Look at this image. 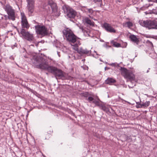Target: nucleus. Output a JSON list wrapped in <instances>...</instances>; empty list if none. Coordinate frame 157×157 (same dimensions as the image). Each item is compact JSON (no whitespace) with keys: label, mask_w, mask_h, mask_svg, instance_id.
Here are the masks:
<instances>
[{"label":"nucleus","mask_w":157,"mask_h":157,"mask_svg":"<svg viewBox=\"0 0 157 157\" xmlns=\"http://www.w3.org/2000/svg\"><path fill=\"white\" fill-rule=\"evenodd\" d=\"M32 63L36 68L47 70L54 75L57 78L66 79L65 74L62 71L55 67L50 66L46 58L40 56H34L31 59Z\"/></svg>","instance_id":"obj_1"},{"label":"nucleus","mask_w":157,"mask_h":157,"mask_svg":"<svg viewBox=\"0 0 157 157\" xmlns=\"http://www.w3.org/2000/svg\"><path fill=\"white\" fill-rule=\"evenodd\" d=\"M63 35L65 36L67 40L71 43V45L73 46V49H77V46L80 45L78 38L68 28H66L63 30Z\"/></svg>","instance_id":"obj_2"},{"label":"nucleus","mask_w":157,"mask_h":157,"mask_svg":"<svg viewBox=\"0 0 157 157\" xmlns=\"http://www.w3.org/2000/svg\"><path fill=\"white\" fill-rule=\"evenodd\" d=\"M121 74L125 78L130 81V84L128 85L129 88H132L136 86V83L134 82V84H132V81L134 80L135 76L132 72L128 70L124 67H121Z\"/></svg>","instance_id":"obj_3"},{"label":"nucleus","mask_w":157,"mask_h":157,"mask_svg":"<svg viewBox=\"0 0 157 157\" xmlns=\"http://www.w3.org/2000/svg\"><path fill=\"white\" fill-rule=\"evenodd\" d=\"M62 9L67 17L69 18L71 21H73V20L77 15L76 11L71 7L66 5L62 6Z\"/></svg>","instance_id":"obj_4"},{"label":"nucleus","mask_w":157,"mask_h":157,"mask_svg":"<svg viewBox=\"0 0 157 157\" xmlns=\"http://www.w3.org/2000/svg\"><path fill=\"white\" fill-rule=\"evenodd\" d=\"M35 28L37 34L41 35L42 36L48 35L47 29L44 25H35Z\"/></svg>","instance_id":"obj_5"},{"label":"nucleus","mask_w":157,"mask_h":157,"mask_svg":"<svg viewBox=\"0 0 157 157\" xmlns=\"http://www.w3.org/2000/svg\"><path fill=\"white\" fill-rule=\"evenodd\" d=\"M27 2L26 9L29 16H32L34 11V0H26Z\"/></svg>","instance_id":"obj_6"},{"label":"nucleus","mask_w":157,"mask_h":157,"mask_svg":"<svg viewBox=\"0 0 157 157\" xmlns=\"http://www.w3.org/2000/svg\"><path fill=\"white\" fill-rule=\"evenodd\" d=\"M141 25L143 26L148 28L149 29H157V22L154 21H144Z\"/></svg>","instance_id":"obj_7"},{"label":"nucleus","mask_w":157,"mask_h":157,"mask_svg":"<svg viewBox=\"0 0 157 157\" xmlns=\"http://www.w3.org/2000/svg\"><path fill=\"white\" fill-rule=\"evenodd\" d=\"M20 33L24 38L28 41L31 42L34 40V38L33 34H30L29 32L26 31L24 29H21Z\"/></svg>","instance_id":"obj_8"},{"label":"nucleus","mask_w":157,"mask_h":157,"mask_svg":"<svg viewBox=\"0 0 157 157\" xmlns=\"http://www.w3.org/2000/svg\"><path fill=\"white\" fill-rule=\"evenodd\" d=\"M21 25L22 29H28L30 26L28 23L26 16L24 13H21Z\"/></svg>","instance_id":"obj_9"},{"label":"nucleus","mask_w":157,"mask_h":157,"mask_svg":"<svg viewBox=\"0 0 157 157\" xmlns=\"http://www.w3.org/2000/svg\"><path fill=\"white\" fill-rule=\"evenodd\" d=\"M4 9L8 15H10L12 17L15 18V11L11 6L9 5H6L5 6Z\"/></svg>","instance_id":"obj_10"},{"label":"nucleus","mask_w":157,"mask_h":157,"mask_svg":"<svg viewBox=\"0 0 157 157\" xmlns=\"http://www.w3.org/2000/svg\"><path fill=\"white\" fill-rule=\"evenodd\" d=\"M48 4L49 5L52 9L53 13H55L56 16H59V14H57L58 9L56 4L52 0H49L48 1Z\"/></svg>","instance_id":"obj_11"},{"label":"nucleus","mask_w":157,"mask_h":157,"mask_svg":"<svg viewBox=\"0 0 157 157\" xmlns=\"http://www.w3.org/2000/svg\"><path fill=\"white\" fill-rule=\"evenodd\" d=\"M102 27L108 32L110 33H115L116 30L108 23L105 22L102 25Z\"/></svg>","instance_id":"obj_12"},{"label":"nucleus","mask_w":157,"mask_h":157,"mask_svg":"<svg viewBox=\"0 0 157 157\" xmlns=\"http://www.w3.org/2000/svg\"><path fill=\"white\" fill-rule=\"evenodd\" d=\"M79 45H78L77 47V49H74L77 51L78 53L80 54H86L90 55L91 53L90 50H88L86 49H83L82 48H80L78 49V48Z\"/></svg>","instance_id":"obj_13"},{"label":"nucleus","mask_w":157,"mask_h":157,"mask_svg":"<svg viewBox=\"0 0 157 157\" xmlns=\"http://www.w3.org/2000/svg\"><path fill=\"white\" fill-rule=\"evenodd\" d=\"M129 38L131 41L136 43L137 44H138L139 40L136 36L134 35H131L129 36Z\"/></svg>","instance_id":"obj_14"},{"label":"nucleus","mask_w":157,"mask_h":157,"mask_svg":"<svg viewBox=\"0 0 157 157\" xmlns=\"http://www.w3.org/2000/svg\"><path fill=\"white\" fill-rule=\"evenodd\" d=\"M116 81L114 79L112 78H108L105 81V83L109 85H111L112 84L115 83Z\"/></svg>","instance_id":"obj_15"},{"label":"nucleus","mask_w":157,"mask_h":157,"mask_svg":"<svg viewBox=\"0 0 157 157\" xmlns=\"http://www.w3.org/2000/svg\"><path fill=\"white\" fill-rule=\"evenodd\" d=\"M84 11L87 13H89V14H92L94 12V11L92 9H88L86 7H84Z\"/></svg>","instance_id":"obj_16"},{"label":"nucleus","mask_w":157,"mask_h":157,"mask_svg":"<svg viewBox=\"0 0 157 157\" xmlns=\"http://www.w3.org/2000/svg\"><path fill=\"white\" fill-rule=\"evenodd\" d=\"M80 95L82 97H83L86 98H87L89 96L91 95L90 94L89 92H86L82 93H81Z\"/></svg>","instance_id":"obj_17"},{"label":"nucleus","mask_w":157,"mask_h":157,"mask_svg":"<svg viewBox=\"0 0 157 157\" xmlns=\"http://www.w3.org/2000/svg\"><path fill=\"white\" fill-rule=\"evenodd\" d=\"M86 23L90 25H94V22L88 18H86L84 19Z\"/></svg>","instance_id":"obj_18"},{"label":"nucleus","mask_w":157,"mask_h":157,"mask_svg":"<svg viewBox=\"0 0 157 157\" xmlns=\"http://www.w3.org/2000/svg\"><path fill=\"white\" fill-rule=\"evenodd\" d=\"M100 101H101L100 99L99 98H98L97 100H95V101H93V103L96 106H98L100 108L102 104L100 103Z\"/></svg>","instance_id":"obj_19"},{"label":"nucleus","mask_w":157,"mask_h":157,"mask_svg":"<svg viewBox=\"0 0 157 157\" xmlns=\"http://www.w3.org/2000/svg\"><path fill=\"white\" fill-rule=\"evenodd\" d=\"M101 110L106 112H108L109 111V109L104 104H102L100 108Z\"/></svg>","instance_id":"obj_20"},{"label":"nucleus","mask_w":157,"mask_h":157,"mask_svg":"<svg viewBox=\"0 0 157 157\" xmlns=\"http://www.w3.org/2000/svg\"><path fill=\"white\" fill-rule=\"evenodd\" d=\"M111 43L113 46L116 47H121V44L113 40H112L111 42Z\"/></svg>","instance_id":"obj_21"},{"label":"nucleus","mask_w":157,"mask_h":157,"mask_svg":"<svg viewBox=\"0 0 157 157\" xmlns=\"http://www.w3.org/2000/svg\"><path fill=\"white\" fill-rule=\"evenodd\" d=\"M5 17V20L6 21H7V20H11L12 21H14L15 20V18H14L13 17H12L10 15H5L4 16Z\"/></svg>","instance_id":"obj_22"},{"label":"nucleus","mask_w":157,"mask_h":157,"mask_svg":"<svg viewBox=\"0 0 157 157\" xmlns=\"http://www.w3.org/2000/svg\"><path fill=\"white\" fill-rule=\"evenodd\" d=\"M126 25H127V26L129 28L132 27L133 25L132 23V22L129 21L126 22L124 24H124H123L124 26H125Z\"/></svg>","instance_id":"obj_23"},{"label":"nucleus","mask_w":157,"mask_h":157,"mask_svg":"<svg viewBox=\"0 0 157 157\" xmlns=\"http://www.w3.org/2000/svg\"><path fill=\"white\" fill-rule=\"evenodd\" d=\"M150 101H147L144 103L142 104V108H145L147 107L150 105Z\"/></svg>","instance_id":"obj_24"},{"label":"nucleus","mask_w":157,"mask_h":157,"mask_svg":"<svg viewBox=\"0 0 157 157\" xmlns=\"http://www.w3.org/2000/svg\"><path fill=\"white\" fill-rule=\"evenodd\" d=\"M86 99L90 103H93V101L95 100L93 97H91L90 96H89L88 98H86Z\"/></svg>","instance_id":"obj_25"},{"label":"nucleus","mask_w":157,"mask_h":157,"mask_svg":"<svg viewBox=\"0 0 157 157\" xmlns=\"http://www.w3.org/2000/svg\"><path fill=\"white\" fill-rule=\"evenodd\" d=\"M90 31L88 29H86L84 30V35L86 36H90Z\"/></svg>","instance_id":"obj_26"},{"label":"nucleus","mask_w":157,"mask_h":157,"mask_svg":"<svg viewBox=\"0 0 157 157\" xmlns=\"http://www.w3.org/2000/svg\"><path fill=\"white\" fill-rule=\"evenodd\" d=\"M52 131H50L49 132H48L47 133H46L45 134V139H48L50 137L51 134L52 133Z\"/></svg>","instance_id":"obj_27"},{"label":"nucleus","mask_w":157,"mask_h":157,"mask_svg":"<svg viewBox=\"0 0 157 157\" xmlns=\"http://www.w3.org/2000/svg\"><path fill=\"white\" fill-rule=\"evenodd\" d=\"M136 108H142V104L140 103L139 102H136Z\"/></svg>","instance_id":"obj_28"},{"label":"nucleus","mask_w":157,"mask_h":157,"mask_svg":"<svg viewBox=\"0 0 157 157\" xmlns=\"http://www.w3.org/2000/svg\"><path fill=\"white\" fill-rule=\"evenodd\" d=\"M41 153L40 151H37L35 154V157H41Z\"/></svg>","instance_id":"obj_29"},{"label":"nucleus","mask_w":157,"mask_h":157,"mask_svg":"<svg viewBox=\"0 0 157 157\" xmlns=\"http://www.w3.org/2000/svg\"><path fill=\"white\" fill-rule=\"evenodd\" d=\"M109 65L110 66H113V67H116L117 65L118 66H119V64H117V63H112L110 64H109Z\"/></svg>","instance_id":"obj_30"},{"label":"nucleus","mask_w":157,"mask_h":157,"mask_svg":"<svg viewBox=\"0 0 157 157\" xmlns=\"http://www.w3.org/2000/svg\"><path fill=\"white\" fill-rule=\"evenodd\" d=\"M147 43H149L150 44H151V45L152 46H153V44L149 40H147Z\"/></svg>","instance_id":"obj_31"},{"label":"nucleus","mask_w":157,"mask_h":157,"mask_svg":"<svg viewBox=\"0 0 157 157\" xmlns=\"http://www.w3.org/2000/svg\"><path fill=\"white\" fill-rule=\"evenodd\" d=\"M27 89L29 90V91H30V92H33V91H34V90H32L29 88L28 87Z\"/></svg>","instance_id":"obj_32"},{"label":"nucleus","mask_w":157,"mask_h":157,"mask_svg":"<svg viewBox=\"0 0 157 157\" xmlns=\"http://www.w3.org/2000/svg\"><path fill=\"white\" fill-rule=\"evenodd\" d=\"M94 2H100L101 1V0H94Z\"/></svg>","instance_id":"obj_33"},{"label":"nucleus","mask_w":157,"mask_h":157,"mask_svg":"<svg viewBox=\"0 0 157 157\" xmlns=\"http://www.w3.org/2000/svg\"><path fill=\"white\" fill-rule=\"evenodd\" d=\"M106 69H109V67H105V70Z\"/></svg>","instance_id":"obj_34"},{"label":"nucleus","mask_w":157,"mask_h":157,"mask_svg":"<svg viewBox=\"0 0 157 157\" xmlns=\"http://www.w3.org/2000/svg\"><path fill=\"white\" fill-rule=\"evenodd\" d=\"M106 69H109V67H105V70Z\"/></svg>","instance_id":"obj_35"},{"label":"nucleus","mask_w":157,"mask_h":157,"mask_svg":"<svg viewBox=\"0 0 157 157\" xmlns=\"http://www.w3.org/2000/svg\"><path fill=\"white\" fill-rule=\"evenodd\" d=\"M150 69L149 68L148 69V70H147V73H148L149 72V70H150Z\"/></svg>","instance_id":"obj_36"},{"label":"nucleus","mask_w":157,"mask_h":157,"mask_svg":"<svg viewBox=\"0 0 157 157\" xmlns=\"http://www.w3.org/2000/svg\"><path fill=\"white\" fill-rule=\"evenodd\" d=\"M155 2H157V0H155Z\"/></svg>","instance_id":"obj_37"}]
</instances>
